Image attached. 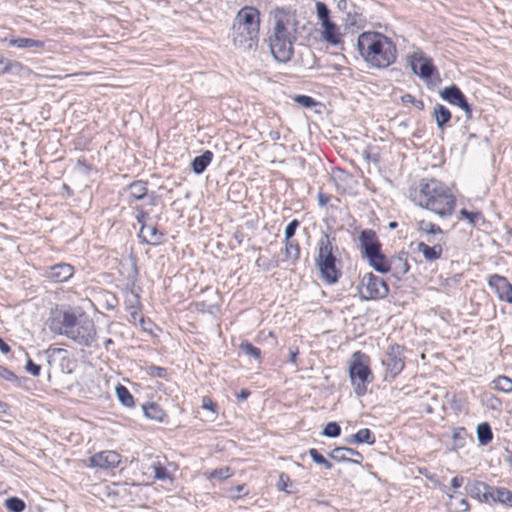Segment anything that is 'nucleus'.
Segmentation results:
<instances>
[{"label": "nucleus", "mask_w": 512, "mask_h": 512, "mask_svg": "<svg viewBox=\"0 0 512 512\" xmlns=\"http://www.w3.org/2000/svg\"><path fill=\"white\" fill-rule=\"evenodd\" d=\"M273 21L268 38L270 52L276 61L287 63L294 54L298 21L295 14L284 9L275 11Z\"/></svg>", "instance_id": "obj_1"}, {"label": "nucleus", "mask_w": 512, "mask_h": 512, "mask_svg": "<svg viewBox=\"0 0 512 512\" xmlns=\"http://www.w3.org/2000/svg\"><path fill=\"white\" fill-rule=\"evenodd\" d=\"M356 46L359 55L372 68L385 69L397 59L395 43L377 31L362 32Z\"/></svg>", "instance_id": "obj_2"}, {"label": "nucleus", "mask_w": 512, "mask_h": 512, "mask_svg": "<svg viewBox=\"0 0 512 512\" xmlns=\"http://www.w3.org/2000/svg\"><path fill=\"white\" fill-rule=\"evenodd\" d=\"M410 199L420 207L445 217L453 213L455 197L440 181L422 179L416 188L410 189Z\"/></svg>", "instance_id": "obj_3"}, {"label": "nucleus", "mask_w": 512, "mask_h": 512, "mask_svg": "<svg viewBox=\"0 0 512 512\" xmlns=\"http://www.w3.org/2000/svg\"><path fill=\"white\" fill-rule=\"evenodd\" d=\"M259 30V10L252 6L241 8L232 24L231 38L233 45L242 51L255 50L258 47Z\"/></svg>", "instance_id": "obj_4"}, {"label": "nucleus", "mask_w": 512, "mask_h": 512, "mask_svg": "<svg viewBox=\"0 0 512 512\" xmlns=\"http://www.w3.org/2000/svg\"><path fill=\"white\" fill-rule=\"evenodd\" d=\"M50 328L85 347H91L96 338L95 325L90 318H77L75 314L68 311L61 314L60 321L53 320Z\"/></svg>", "instance_id": "obj_5"}, {"label": "nucleus", "mask_w": 512, "mask_h": 512, "mask_svg": "<svg viewBox=\"0 0 512 512\" xmlns=\"http://www.w3.org/2000/svg\"><path fill=\"white\" fill-rule=\"evenodd\" d=\"M335 238L324 234L318 241V253L315 258V265L319 270L320 276L328 284L336 283L342 275L339 268L338 246L334 244Z\"/></svg>", "instance_id": "obj_6"}, {"label": "nucleus", "mask_w": 512, "mask_h": 512, "mask_svg": "<svg viewBox=\"0 0 512 512\" xmlns=\"http://www.w3.org/2000/svg\"><path fill=\"white\" fill-rule=\"evenodd\" d=\"M368 356L360 351L353 353V361L349 367V375L357 396L361 397L367 392V385L372 382L373 376L367 364Z\"/></svg>", "instance_id": "obj_7"}, {"label": "nucleus", "mask_w": 512, "mask_h": 512, "mask_svg": "<svg viewBox=\"0 0 512 512\" xmlns=\"http://www.w3.org/2000/svg\"><path fill=\"white\" fill-rule=\"evenodd\" d=\"M358 290L362 300L382 299L389 293L387 283L372 273H366L362 277Z\"/></svg>", "instance_id": "obj_8"}, {"label": "nucleus", "mask_w": 512, "mask_h": 512, "mask_svg": "<svg viewBox=\"0 0 512 512\" xmlns=\"http://www.w3.org/2000/svg\"><path fill=\"white\" fill-rule=\"evenodd\" d=\"M403 347L398 344L390 345L382 358V364L385 367V379L388 376L395 378L401 373L405 366L403 357Z\"/></svg>", "instance_id": "obj_9"}, {"label": "nucleus", "mask_w": 512, "mask_h": 512, "mask_svg": "<svg viewBox=\"0 0 512 512\" xmlns=\"http://www.w3.org/2000/svg\"><path fill=\"white\" fill-rule=\"evenodd\" d=\"M408 62L413 73L424 80H429L434 75H438V70L432 58L426 56L422 51L412 53L408 57Z\"/></svg>", "instance_id": "obj_10"}, {"label": "nucleus", "mask_w": 512, "mask_h": 512, "mask_svg": "<svg viewBox=\"0 0 512 512\" xmlns=\"http://www.w3.org/2000/svg\"><path fill=\"white\" fill-rule=\"evenodd\" d=\"M127 203L130 207L137 205L138 201L148 199V204L156 205L157 197L154 194H148L147 183L141 180L134 181L126 188Z\"/></svg>", "instance_id": "obj_11"}, {"label": "nucleus", "mask_w": 512, "mask_h": 512, "mask_svg": "<svg viewBox=\"0 0 512 512\" xmlns=\"http://www.w3.org/2000/svg\"><path fill=\"white\" fill-rule=\"evenodd\" d=\"M488 285L497 294L499 300L512 304V284L506 277L498 274L491 275Z\"/></svg>", "instance_id": "obj_12"}, {"label": "nucleus", "mask_w": 512, "mask_h": 512, "mask_svg": "<svg viewBox=\"0 0 512 512\" xmlns=\"http://www.w3.org/2000/svg\"><path fill=\"white\" fill-rule=\"evenodd\" d=\"M121 457L115 451H102L89 458V466L101 469L115 468L120 464Z\"/></svg>", "instance_id": "obj_13"}, {"label": "nucleus", "mask_w": 512, "mask_h": 512, "mask_svg": "<svg viewBox=\"0 0 512 512\" xmlns=\"http://www.w3.org/2000/svg\"><path fill=\"white\" fill-rule=\"evenodd\" d=\"M74 274V267L67 263H58L45 270L44 276L55 283L69 280Z\"/></svg>", "instance_id": "obj_14"}, {"label": "nucleus", "mask_w": 512, "mask_h": 512, "mask_svg": "<svg viewBox=\"0 0 512 512\" xmlns=\"http://www.w3.org/2000/svg\"><path fill=\"white\" fill-rule=\"evenodd\" d=\"M359 240L361 244L362 253L366 258L381 251V243L379 242L377 235L373 230H363L360 233Z\"/></svg>", "instance_id": "obj_15"}, {"label": "nucleus", "mask_w": 512, "mask_h": 512, "mask_svg": "<svg viewBox=\"0 0 512 512\" xmlns=\"http://www.w3.org/2000/svg\"><path fill=\"white\" fill-rule=\"evenodd\" d=\"M329 456L338 462H352L355 464H361L364 459L360 452L348 447H337L330 452Z\"/></svg>", "instance_id": "obj_16"}, {"label": "nucleus", "mask_w": 512, "mask_h": 512, "mask_svg": "<svg viewBox=\"0 0 512 512\" xmlns=\"http://www.w3.org/2000/svg\"><path fill=\"white\" fill-rule=\"evenodd\" d=\"M388 267V272H391L395 278L401 279L410 268L407 261V255L398 254L396 256L391 257L389 259Z\"/></svg>", "instance_id": "obj_17"}, {"label": "nucleus", "mask_w": 512, "mask_h": 512, "mask_svg": "<svg viewBox=\"0 0 512 512\" xmlns=\"http://www.w3.org/2000/svg\"><path fill=\"white\" fill-rule=\"evenodd\" d=\"M344 24L347 29L359 30L363 28L367 22L366 17L363 14L362 8L353 6V10L349 11L344 17Z\"/></svg>", "instance_id": "obj_18"}, {"label": "nucleus", "mask_w": 512, "mask_h": 512, "mask_svg": "<svg viewBox=\"0 0 512 512\" xmlns=\"http://www.w3.org/2000/svg\"><path fill=\"white\" fill-rule=\"evenodd\" d=\"M488 503H500L505 506H512V491L505 487L489 486Z\"/></svg>", "instance_id": "obj_19"}, {"label": "nucleus", "mask_w": 512, "mask_h": 512, "mask_svg": "<svg viewBox=\"0 0 512 512\" xmlns=\"http://www.w3.org/2000/svg\"><path fill=\"white\" fill-rule=\"evenodd\" d=\"M440 97L451 105L459 107L467 98L461 89L452 84L440 91Z\"/></svg>", "instance_id": "obj_20"}, {"label": "nucleus", "mask_w": 512, "mask_h": 512, "mask_svg": "<svg viewBox=\"0 0 512 512\" xmlns=\"http://www.w3.org/2000/svg\"><path fill=\"white\" fill-rule=\"evenodd\" d=\"M417 251L422 253L426 261L432 262L441 258L443 253V246L441 243L429 245L424 242H419L417 244Z\"/></svg>", "instance_id": "obj_21"}, {"label": "nucleus", "mask_w": 512, "mask_h": 512, "mask_svg": "<svg viewBox=\"0 0 512 512\" xmlns=\"http://www.w3.org/2000/svg\"><path fill=\"white\" fill-rule=\"evenodd\" d=\"M138 236L142 239V242L155 246L162 243L164 234L155 226L143 225Z\"/></svg>", "instance_id": "obj_22"}, {"label": "nucleus", "mask_w": 512, "mask_h": 512, "mask_svg": "<svg viewBox=\"0 0 512 512\" xmlns=\"http://www.w3.org/2000/svg\"><path fill=\"white\" fill-rule=\"evenodd\" d=\"M322 38L330 45L337 46L342 43L339 27L333 21L322 24Z\"/></svg>", "instance_id": "obj_23"}, {"label": "nucleus", "mask_w": 512, "mask_h": 512, "mask_svg": "<svg viewBox=\"0 0 512 512\" xmlns=\"http://www.w3.org/2000/svg\"><path fill=\"white\" fill-rule=\"evenodd\" d=\"M488 484L480 481H474L470 482L466 485L465 489L467 493L475 498L478 499L481 502L488 503V490H489Z\"/></svg>", "instance_id": "obj_24"}, {"label": "nucleus", "mask_w": 512, "mask_h": 512, "mask_svg": "<svg viewBox=\"0 0 512 512\" xmlns=\"http://www.w3.org/2000/svg\"><path fill=\"white\" fill-rule=\"evenodd\" d=\"M433 116L437 127L440 130H444L445 126L450 122L452 118L450 110L446 106L439 103L434 106Z\"/></svg>", "instance_id": "obj_25"}, {"label": "nucleus", "mask_w": 512, "mask_h": 512, "mask_svg": "<svg viewBox=\"0 0 512 512\" xmlns=\"http://www.w3.org/2000/svg\"><path fill=\"white\" fill-rule=\"evenodd\" d=\"M300 257V246L296 240L285 241L283 262L295 265Z\"/></svg>", "instance_id": "obj_26"}, {"label": "nucleus", "mask_w": 512, "mask_h": 512, "mask_svg": "<svg viewBox=\"0 0 512 512\" xmlns=\"http://www.w3.org/2000/svg\"><path fill=\"white\" fill-rule=\"evenodd\" d=\"M149 469L153 471L154 479L159 481H169L171 483L173 482V475L167 470L166 466L158 457L152 462Z\"/></svg>", "instance_id": "obj_27"}, {"label": "nucleus", "mask_w": 512, "mask_h": 512, "mask_svg": "<svg viewBox=\"0 0 512 512\" xmlns=\"http://www.w3.org/2000/svg\"><path fill=\"white\" fill-rule=\"evenodd\" d=\"M9 45L20 49H40L45 43L41 40L19 37L10 39Z\"/></svg>", "instance_id": "obj_28"}, {"label": "nucleus", "mask_w": 512, "mask_h": 512, "mask_svg": "<svg viewBox=\"0 0 512 512\" xmlns=\"http://www.w3.org/2000/svg\"><path fill=\"white\" fill-rule=\"evenodd\" d=\"M369 264L379 273L385 274L388 272L389 259L381 252H377L368 258Z\"/></svg>", "instance_id": "obj_29"}, {"label": "nucleus", "mask_w": 512, "mask_h": 512, "mask_svg": "<svg viewBox=\"0 0 512 512\" xmlns=\"http://www.w3.org/2000/svg\"><path fill=\"white\" fill-rule=\"evenodd\" d=\"M142 410L145 417L150 420L162 422L166 416L164 410L154 402L142 405Z\"/></svg>", "instance_id": "obj_30"}, {"label": "nucleus", "mask_w": 512, "mask_h": 512, "mask_svg": "<svg viewBox=\"0 0 512 512\" xmlns=\"http://www.w3.org/2000/svg\"><path fill=\"white\" fill-rule=\"evenodd\" d=\"M490 387L499 392L510 393L512 392V379L504 375L498 376L491 381Z\"/></svg>", "instance_id": "obj_31"}, {"label": "nucleus", "mask_w": 512, "mask_h": 512, "mask_svg": "<svg viewBox=\"0 0 512 512\" xmlns=\"http://www.w3.org/2000/svg\"><path fill=\"white\" fill-rule=\"evenodd\" d=\"M477 439L481 445H487L492 441L493 433L488 423L484 422L477 426Z\"/></svg>", "instance_id": "obj_32"}, {"label": "nucleus", "mask_w": 512, "mask_h": 512, "mask_svg": "<svg viewBox=\"0 0 512 512\" xmlns=\"http://www.w3.org/2000/svg\"><path fill=\"white\" fill-rule=\"evenodd\" d=\"M116 394L119 401L126 407H132L134 405V398L130 391L123 385L116 387Z\"/></svg>", "instance_id": "obj_33"}, {"label": "nucleus", "mask_w": 512, "mask_h": 512, "mask_svg": "<svg viewBox=\"0 0 512 512\" xmlns=\"http://www.w3.org/2000/svg\"><path fill=\"white\" fill-rule=\"evenodd\" d=\"M240 350L243 354L252 357L255 360L260 361L261 359V350L248 341H243L240 344Z\"/></svg>", "instance_id": "obj_34"}, {"label": "nucleus", "mask_w": 512, "mask_h": 512, "mask_svg": "<svg viewBox=\"0 0 512 512\" xmlns=\"http://www.w3.org/2000/svg\"><path fill=\"white\" fill-rule=\"evenodd\" d=\"M5 507L10 512H23L26 504L22 499L14 496L5 500Z\"/></svg>", "instance_id": "obj_35"}, {"label": "nucleus", "mask_w": 512, "mask_h": 512, "mask_svg": "<svg viewBox=\"0 0 512 512\" xmlns=\"http://www.w3.org/2000/svg\"><path fill=\"white\" fill-rule=\"evenodd\" d=\"M355 440L359 444L365 443L371 445L375 442V436L369 429L364 428L355 433Z\"/></svg>", "instance_id": "obj_36"}, {"label": "nucleus", "mask_w": 512, "mask_h": 512, "mask_svg": "<svg viewBox=\"0 0 512 512\" xmlns=\"http://www.w3.org/2000/svg\"><path fill=\"white\" fill-rule=\"evenodd\" d=\"M316 13L318 19L321 21V25L331 21L330 10L324 2L318 1L316 3Z\"/></svg>", "instance_id": "obj_37"}, {"label": "nucleus", "mask_w": 512, "mask_h": 512, "mask_svg": "<svg viewBox=\"0 0 512 512\" xmlns=\"http://www.w3.org/2000/svg\"><path fill=\"white\" fill-rule=\"evenodd\" d=\"M419 230L426 234H437V233L441 234L442 233V229L438 225H436L430 221H425V220H421L419 222Z\"/></svg>", "instance_id": "obj_38"}, {"label": "nucleus", "mask_w": 512, "mask_h": 512, "mask_svg": "<svg viewBox=\"0 0 512 512\" xmlns=\"http://www.w3.org/2000/svg\"><path fill=\"white\" fill-rule=\"evenodd\" d=\"M341 433V427L336 422H329L323 429L322 434L329 438L338 437Z\"/></svg>", "instance_id": "obj_39"}, {"label": "nucleus", "mask_w": 512, "mask_h": 512, "mask_svg": "<svg viewBox=\"0 0 512 512\" xmlns=\"http://www.w3.org/2000/svg\"><path fill=\"white\" fill-rule=\"evenodd\" d=\"M467 436V432L465 428H455L453 430L452 439L456 447H463L465 443V439Z\"/></svg>", "instance_id": "obj_40"}, {"label": "nucleus", "mask_w": 512, "mask_h": 512, "mask_svg": "<svg viewBox=\"0 0 512 512\" xmlns=\"http://www.w3.org/2000/svg\"><path fill=\"white\" fill-rule=\"evenodd\" d=\"M147 374L151 377L166 379L168 377V370L164 367L150 365L146 369Z\"/></svg>", "instance_id": "obj_41"}, {"label": "nucleus", "mask_w": 512, "mask_h": 512, "mask_svg": "<svg viewBox=\"0 0 512 512\" xmlns=\"http://www.w3.org/2000/svg\"><path fill=\"white\" fill-rule=\"evenodd\" d=\"M294 101L305 108H312L317 104L316 100L308 95H297L295 96Z\"/></svg>", "instance_id": "obj_42"}, {"label": "nucleus", "mask_w": 512, "mask_h": 512, "mask_svg": "<svg viewBox=\"0 0 512 512\" xmlns=\"http://www.w3.org/2000/svg\"><path fill=\"white\" fill-rule=\"evenodd\" d=\"M460 214L463 218L467 219L468 222L472 225H476L477 222L482 219V215L480 212H471L466 209H461Z\"/></svg>", "instance_id": "obj_43"}, {"label": "nucleus", "mask_w": 512, "mask_h": 512, "mask_svg": "<svg viewBox=\"0 0 512 512\" xmlns=\"http://www.w3.org/2000/svg\"><path fill=\"white\" fill-rule=\"evenodd\" d=\"M291 485V481H290V477L285 474V473H281L279 475V479H278V482H277V488L279 491H284L288 494L292 493V491L288 490V486Z\"/></svg>", "instance_id": "obj_44"}, {"label": "nucleus", "mask_w": 512, "mask_h": 512, "mask_svg": "<svg viewBox=\"0 0 512 512\" xmlns=\"http://www.w3.org/2000/svg\"><path fill=\"white\" fill-rule=\"evenodd\" d=\"M298 226L299 221L297 219H293L291 222H289L284 231L285 241L292 240V237L295 235Z\"/></svg>", "instance_id": "obj_45"}, {"label": "nucleus", "mask_w": 512, "mask_h": 512, "mask_svg": "<svg viewBox=\"0 0 512 512\" xmlns=\"http://www.w3.org/2000/svg\"><path fill=\"white\" fill-rule=\"evenodd\" d=\"M230 476H231L230 469L228 467L215 469L210 474L211 478H217L220 480L227 479Z\"/></svg>", "instance_id": "obj_46"}, {"label": "nucleus", "mask_w": 512, "mask_h": 512, "mask_svg": "<svg viewBox=\"0 0 512 512\" xmlns=\"http://www.w3.org/2000/svg\"><path fill=\"white\" fill-rule=\"evenodd\" d=\"M132 208L137 211L136 220L139 224H141V227L143 225H146L145 221L146 218L148 217V212H146L142 206L135 205Z\"/></svg>", "instance_id": "obj_47"}, {"label": "nucleus", "mask_w": 512, "mask_h": 512, "mask_svg": "<svg viewBox=\"0 0 512 512\" xmlns=\"http://www.w3.org/2000/svg\"><path fill=\"white\" fill-rule=\"evenodd\" d=\"M353 6L355 3L350 0H339L337 3V8L346 15L349 11L353 10Z\"/></svg>", "instance_id": "obj_48"}, {"label": "nucleus", "mask_w": 512, "mask_h": 512, "mask_svg": "<svg viewBox=\"0 0 512 512\" xmlns=\"http://www.w3.org/2000/svg\"><path fill=\"white\" fill-rule=\"evenodd\" d=\"M25 370L27 373H30L33 376H39L41 371V366L38 364H35L31 359L27 360V363L25 365Z\"/></svg>", "instance_id": "obj_49"}, {"label": "nucleus", "mask_w": 512, "mask_h": 512, "mask_svg": "<svg viewBox=\"0 0 512 512\" xmlns=\"http://www.w3.org/2000/svg\"><path fill=\"white\" fill-rule=\"evenodd\" d=\"M229 497L237 499L241 496V494H247L245 485H237L235 487H231L228 491Z\"/></svg>", "instance_id": "obj_50"}, {"label": "nucleus", "mask_w": 512, "mask_h": 512, "mask_svg": "<svg viewBox=\"0 0 512 512\" xmlns=\"http://www.w3.org/2000/svg\"><path fill=\"white\" fill-rule=\"evenodd\" d=\"M459 108L464 111L466 121H470L473 118V108L467 99L459 106Z\"/></svg>", "instance_id": "obj_51"}, {"label": "nucleus", "mask_w": 512, "mask_h": 512, "mask_svg": "<svg viewBox=\"0 0 512 512\" xmlns=\"http://www.w3.org/2000/svg\"><path fill=\"white\" fill-rule=\"evenodd\" d=\"M210 162H191L192 171L195 174H201L204 172Z\"/></svg>", "instance_id": "obj_52"}, {"label": "nucleus", "mask_w": 512, "mask_h": 512, "mask_svg": "<svg viewBox=\"0 0 512 512\" xmlns=\"http://www.w3.org/2000/svg\"><path fill=\"white\" fill-rule=\"evenodd\" d=\"M332 176L335 180L340 181H345L347 178H349V174L341 168L334 169L332 172Z\"/></svg>", "instance_id": "obj_53"}, {"label": "nucleus", "mask_w": 512, "mask_h": 512, "mask_svg": "<svg viewBox=\"0 0 512 512\" xmlns=\"http://www.w3.org/2000/svg\"><path fill=\"white\" fill-rule=\"evenodd\" d=\"M0 376L7 381H14L17 379V376L12 371L2 366H0Z\"/></svg>", "instance_id": "obj_54"}, {"label": "nucleus", "mask_w": 512, "mask_h": 512, "mask_svg": "<svg viewBox=\"0 0 512 512\" xmlns=\"http://www.w3.org/2000/svg\"><path fill=\"white\" fill-rule=\"evenodd\" d=\"M309 455L311 456L312 460L319 465L323 463L322 461L325 459V457L315 448H311L309 450Z\"/></svg>", "instance_id": "obj_55"}, {"label": "nucleus", "mask_w": 512, "mask_h": 512, "mask_svg": "<svg viewBox=\"0 0 512 512\" xmlns=\"http://www.w3.org/2000/svg\"><path fill=\"white\" fill-rule=\"evenodd\" d=\"M202 407L213 412H215L216 410V404L213 402L211 398L207 396L202 398Z\"/></svg>", "instance_id": "obj_56"}, {"label": "nucleus", "mask_w": 512, "mask_h": 512, "mask_svg": "<svg viewBox=\"0 0 512 512\" xmlns=\"http://www.w3.org/2000/svg\"><path fill=\"white\" fill-rule=\"evenodd\" d=\"M129 301V310H132V309H138L139 307V296L137 294H134L132 293L131 294V299L128 300Z\"/></svg>", "instance_id": "obj_57"}, {"label": "nucleus", "mask_w": 512, "mask_h": 512, "mask_svg": "<svg viewBox=\"0 0 512 512\" xmlns=\"http://www.w3.org/2000/svg\"><path fill=\"white\" fill-rule=\"evenodd\" d=\"M330 200V196L323 193V192H319L318 193V203L321 207H324Z\"/></svg>", "instance_id": "obj_58"}, {"label": "nucleus", "mask_w": 512, "mask_h": 512, "mask_svg": "<svg viewBox=\"0 0 512 512\" xmlns=\"http://www.w3.org/2000/svg\"><path fill=\"white\" fill-rule=\"evenodd\" d=\"M213 153L209 150L204 151L201 155L194 157L192 160H212Z\"/></svg>", "instance_id": "obj_59"}, {"label": "nucleus", "mask_w": 512, "mask_h": 512, "mask_svg": "<svg viewBox=\"0 0 512 512\" xmlns=\"http://www.w3.org/2000/svg\"><path fill=\"white\" fill-rule=\"evenodd\" d=\"M469 509V504L465 498H461L459 500V505L457 508V512H466Z\"/></svg>", "instance_id": "obj_60"}, {"label": "nucleus", "mask_w": 512, "mask_h": 512, "mask_svg": "<svg viewBox=\"0 0 512 512\" xmlns=\"http://www.w3.org/2000/svg\"><path fill=\"white\" fill-rule=\"evenodd\" d=\"M464 482V478L461 477V476H455L454 478H452L451 480V486L454 488V489H457L459 487L462 486Z\"/></svg>", "instance_id": "obj_61"}, {"label": "nucleus", "mask_w": 512, "mask_h": 512, "mask_svg": "<svg viewBox=\"0 0 512 512\" xmlns=\"http://www.w3.org/2000/svg\"><path fill=\"white\" fill-rule=\"evenodd\" d=\"M0 351L3 354H8L11 351L10 346L4 342V340L0 337Z\"/></svg>", "instance_id": "obj_62"}, {"label": "nucleus", "mask_w": 512, "mask_h": 512, "mask_svg": "<svg viewBox=\"0 0 512 512\" xmlns=\"http://www.w3.org/2000/svg\"><path fill=\"white\" fill-rule=\"evenodd\" d=\"M401 100H402L403 103H410V104L413 105V103L415 102L416 98L413 95L407 93V94H404L401 97Z\"/></svg>", "instance_id": "obj_63"}, {"label": "nucleus", "mask_w": 512, "mask_h": 512, "mask_svg": "<svg viewBox=\"0 0 512 512\" xmlns=\"http://www.w3.org/2000/svg\"><path fill=\"white\" fill-rule=\"evenodd\" d=\"M249 395H250V392L246 389H243L240 391V393L237 394V399L240 401H243V400L247 399Z\"/></svg>", "instance_id": "obj_64"}]
</instances>
